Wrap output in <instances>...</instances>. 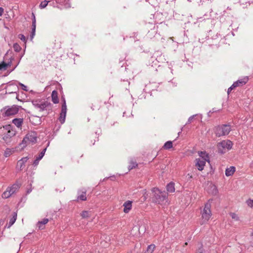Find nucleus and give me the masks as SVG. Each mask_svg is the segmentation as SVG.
I'll return each mask as SVG.
<instances>
[{"label":"nucleus","instance_id":"obj_1","mask_svg":"<svg viewBox=\"0 0 253 253\" xmlns=\"http://www.w3.org/2000/svg\"><path fill=\"white\" fill-rule=\"evenodd\" d=\"M199 157L194 161L195 167L199 171L204 169L206 162L210 163V156L206 151H198Z\"/></svg>","mask_w":253,"mask_h":253},{"label":"nucleus","instance_id":"obj_2","mask_svg":"<svg viewBox=\"0 0 253 253\" xmlns=\"http://www.w3.org/2000/svg\"><path fill=\"white\" fill-rule=\"evenodd\" d=\"M154 193L153 197V201L157 204L163 205L167 202V194L165 192H163L159 190L157 188H154L152 189Z\"/></svg>","mask_w":253,"mask_h":253},{"label":"nucleus","instance_id":"obj_3","mask_svg":"<svg viewBox=\"0 0 253 253\" xmlns=\"http://www.w3.org/2000/svg\"><path fill=\"white\" fill-rule=\"evenodd\" d=\"M211 204L207 203L204 206V209L201 211V219L200 221L201 225L207 223L211 216Z\"/></svg>","mask_w":253,"mask_h":253},{"label":"nucleus","instance_id":"obj_4","mask_svg":"<svg viewBox=\"0 0 253 253\" xmlns=\"http://www.w3.org/2000/svg\"><path fill=\"white\" fill-rule=\"evenodd\" d=\"M3 131V139L6 143L10 142L11 138L16 133V130L10 125L4 126Z\"/></svg>","mask_w":253,"mask_h":253},{"label":"nucleus","instance_id":"obj_5","mask_svg":"<svg viewBox=\"0 0 253 253\" xmlns=\"http://www.w3.org/2000/svg\"><path fill=\"white\" fill-rule=\"evenodd\" d=\"M233 146V143L229 140H224L219 142L217 144L218 152L221 154H224L227 151L230 150Z\"/></svg>","mask_w":253,"mask_h":253},{"label":"nucleus","instance_id":"obj_6","mask_svg":"<svg viewBox=\"0 0 253 253\" xmlns=\"http://www.w3.org/2000/svg\"><path fill=\"white\" fill-rule=\"evenodd\" d=\"M37 134L35 132H31L25 136L20 145L23 148L28 144L35 143L37 142Z\"/></svg>","mask_w":253,"mask_h":253},{"label":"nucleus","instance_id":"obj_7","mask_svg":"<svg viewBox=\"0 0 253 253\" xmlns=\"http://www.w3.org/2000/svg\"><path fill=\"white\" fill-rule=\"evenodd\" d=\"M231 131V127L229 125H222L217 126L215 129L216 136L220 137L229 134Z\"/></svg>","mask_w":253,"mask_h":253},{"label":"nucleus","instance_id":"obj_8","mask_svg":"<svg viewBox=\"0 0 253 253\" xmlns=\"http://www.w3.org/2000/svg\"><path fill=\"white\" fill-rule=\"evenodd\" d=\"M34 105L40 111H42L44 110H49L51 108V103L45 101H40L38 103H35Z\"/></svg>","mask_w":253,"mask_h":253},{"label":"nucleus","instance_id":"obj_9","mask_svg":"<svg viewBox=\"0 0 253 253\" xmlns=\"http://www.w3.org/2000/svg\"><path fill=\"white\" fill-rule=\"evenodd\" d=\"M5 115L6 116L14 115L17 114L19 109L16 106H13L10 108H5Z\"/></svg>","mask_w":253,"mask_h":253},{"label":"nucleus","instance_id":"obj_10","mask_svg":"<svg viewBox=\"0 0 253 253\" xmlns=\"http://www.w3.org/2000/svg\"><path fill=\"white\" fill-rule=\"evenodd\" d=\"M6 93H16L18 90L17 86L13 84H9L5 87Z\"/></svg>","mask_w":253,"mask_h":253},{"label":"nucleus","instance_id":"obj_11","mask_svg":"<svg viewBox=\"0 0 253 253\" xmlns=\"http://www.w3.org/2000/svg\"><path fill=\"white\" fill-rule=\"evenodd\" d=\"M249 81L248 77H244V78L238 80L237 81L234 82L233 84V87H238L243 86L245 84Z\"/></svg>","mask_w":253,"mask_h":253},{"label":"nucleus","instance_id":"obj_12","mask_svg":"<svg viewBox=\"0 0 253 253\" xmlns=\"http://www.w3.org/2000/svg\"><path fill=\"white\" fill-rule=\"evenodd\" d=\"M132 201H126L123 204L124 210L123 211L125 213H128L132 209Z\"/></svg>","mask_w":253,"mask_h":253},{"label":"nucleus","instance_id":"obj_13","mask_svg":"<svg viewBox=\"0 0 253 253\" xmlns=\"http://www.w3.org/2000/svg\"><path fill=\"white\" fill-rule=\"evenodd\" d=\"M27 157H24L22 158L21 160L18 161L17 164V167L20 169H22L25 166V164L27 162Z\"/></svg>","mask_w":253,"mask_h":253},{"label":"nucleus","instance_id":"obj_14","mask_svg":"<svg viewBox=\"0 0 253 253\" xmlns=\"http://www.w3.org/2000/svg\"><path fill=\"white\" fill-rule=\"evenodd\" d=\"M236 171V168L234 166H231L227 168L225 170V175L226 176H232L234 174Z\"/></svg>","mask_w":253,"mask_h":253},{"label":"nucleus","instance_id":"obj_15","mask_svg":"<svg viewBox=\"0 0 253 253\" xmlns=\"http://www.w3.org/2000/svg\"><path fill=\"white\" fill-rule=\"evenodd\" d=\"M78 196L77 198V200L79 201H86V191H79L78 192Z\"/></svg>","mask_w":253,"mask_h":253},{"label":"nucleus","instance_id":"obj_16","mask_svg":"<svg viewBox=\"0 0 253 253\" xmlns=\"http://www.w3.org/2000/svg\"><path fill=\"white\" fill-rule=\"evenodd\" d=\"M49 220L48 218H44L42 221H39L37 223V227L39 229L42 230L44 228V225L48 223Z\"/></svg>","mask_w":253,"mask_h":253},{"label":"nucleus","instance_id":"obj_17","mask_svg":"<svg viewBox=\"0 0 253 253\" xmlns=\"http://www.w3.org/2000/svg\"><path fill=\"white\" fill-rule=\"evenodd\" d=\"M32 14H33V16L34 18H33V19L32 25V33H31V36H30L31 39H33L35 35L36 27L35 16V15H34V13H33Z\"/></svg>","mask_w":253,"mask_h":253},{"label":"nucleus","instance_id":"obj_18","mask_svg":"<svg viewBox=\"0 0 253 253\" xmlns=\"http://www.w3.org/2000/svg\"><path fill=\"white\" fill-rule=\"evenodd\" d=\"M19 188V185L17 184H14L11 187L7 188L8 190L10 191L12 195L16 193L18 190Z\"/></svg>","mask_w":253,"mask_h":253},{"label":"nucleus","instance_id":"obj_19","mask_svg":"<svg viewBox=\"0 0 253 253\" xmlns=\"http://www.w3.org/2000/svg\"><path fill=\"white\" fill-rule=\"evenodd\" d=\"M52 101L54 103H58L59 99L58 97V92L56 90H53L51 94Z\"/></svg>","mask_w":253,"mask_h":253},{"label":"nucleus","instance_id":"obj_20","mask_svg":"<svg viewBox=\"0 0 253 253\" xmlns=\"http://www.w3.org/2000/svg\"><path fill=\"white\" fill-rule=\"evenodd\" d=\"M209 187H210L209 190H210L209 191V192H211V194H212L213 195H215L217 194L218 190H217L216 186L215 185L211 184L210 185Z\"/></svg>","mask_w":253,"mask_h":253},{"label":"nucleus","instance_id":"obj_21","mask_svg":"<svg viewBox=\"0 0 253 253\" xmlns=\"http://www.w3.org/2000/svg\"><path fill=\"white\" fill-rule=\"evenodd\" d=\"M23 119H14L12 123L18 127H21L23 124Z\"/></svg>","mask_w":253,"mask_h":253},{"label":"nucleus","instance_id":"obj_22","mask_svg":"<svg viewBox=\"0 0 253 253\" xmlns=\"http://www.w3.org/2000/svg\"><path fill=\"white\" fill-rule=\"evenodd\" d=\"M167 190L169 193L174 192L175 191L174 184L172 182L169 183L167 186Z\"/></svg>","mask_w":253,"mask_h":253},{"label":"nucleus","instance_id":"obj_23","mask_svg":"<svg viewBox=\"0 0 253 253\" xmlns=\"http://www.w3.org/2000/svg\"><path fill=\"white\" fill-rule=\"evenodd\" d=\"M17 219V213L16 212H14L13 214L12 217L10 219L8 227L9 228L11 227L15 222Z\"/></svg>","mask_w":253,"mask_h":253},{"label":"nucleus","instance_id":"obj_24","mask_svg":"<svg viewBox=\"0 0 253 253\" xmlns=\"http://www.w3.org/2000/svg\"><path fill=\"white\" fill-rule=\"evenodd\" d=\"M66 115V112L65 111H61L60 117L59 118V120L61 124H63L65 120Z\"/></svg>","mask_w":253,"mask_h":253},{"label":"nucleus","instance_id":"obj_25","mask_svg":"<svg viewBox=\"0 0 253 253\" xmlns=\"http://www.w3.org/2000/svg\"><path fill=\"white\" fill-rule=\"evenodd\" d=\"M173 146L172 142L171 141H168L166 142L163 147L164 149L168 150L171 148Z\"/></svg>","mask_w":253,"mask_h":253},{"label":"nucleus","instance_id":"obj_26","mask_svg":"<svg viewBox=\"0 0 253 253\" xmlns=\"http://www.w3.org/2000/svg\"><path fill=\"white\" fill-rule=\"evenodd\" d=\"M83 218H86L90 216V212L88 211H84L80 213Z\"/></svg>","mask_w":253,"mask_h":253},{"label":"nucleus","instance_id":"obj_27","mask_svg":"<svg viewBox=\"0 0 253 253\" xmlns=\"http://www.w3.org/2000/svg\"><path fill=\"white\" fill-rule=\"evenodd\" d=\"M12 195L10 191L7 188L2 194V197L4 199H7Z\"/></svg>","mask_w":253,"mask_h":253},{"label":"nucleus","instance_id":"obj_28","mask_svg":"<svg viewBox=\"0 0 253 253\" xmlns=\"http://www.w3.org/2000/svg\"><path fill=\"white\" fill-rule=\"evenodd\" d=\"M156 248V246L154 244H151L147 247L146 253H153L154 252L155 249Z\"/></svg>","mask_w":253,"mask_h":253},{"label":"nucleus","instance_id":"obj_29","mask_svg":"<svg viewBox=\"0 0 253 253\" xmlns=\"http://www.w3.org/2000/svg\"><path fill=\"white\" fill-rule=\"evenodd\" d=\"M136 167H137V164L136 162L131 161L129 162V164L128 166V169L129 170L132 169L134 168H135Z\"/></svg>","mask_w":253,"mask_h":253},{"label":"nucleus","instance_id":"obj_30","mask_svg":"<svg viewBox=\"0 0 253 253\" xmlns=\"http://www.w3.org/2000/svg\"><path fill=\"white\" fill-rule=\"evenodd\" d=\"M13 152L14 151L12 150V149L10 148H7L4 152V155L5 157H8L10 156L13 153Z\"/></svg>","mask_w":253,"mask_h":253},{"label":"nucleus","instance_id":"obj_31","mask_svg":"<svg viewBox=\"0 0 253 253\" xmlns=\"http://www.w3.org/2000/svg\"><path fill=\"white\" fill-rule=\"evenodd\" d=\"M48 1L46 0L42 1L39 6L40 8L41 9L45 8L48 4Z\"/></svg>","mask_w":253,"mask_h":253},{"label":"nucleus","instance_id":"obj_32","mask_svg":"<svg viewBox=\"0 0 253 253\" xmlns=\"http://www.w3.org/2000/svg\"><path fill=\"white\" fill-rule=\"evenodd\" d=\"M229 215L231 217V218L234 219L235 220L237 221L239 220V217L236 213L234 212H230L229 213Z\"/></svg>","mask_w":253,"mask_h":253},{"label":"nucleus","instance_id":"obj_33","mask_svg":"<svg viewBox=\"0 0 253 253\" xmlns=\"http://www.w3.org/2000/svg\"><path fill=\"white\" fill-rule=\"evenodd\" d=\"M8 66H9V64L3 62L2 63L0 64V70H5Z\"/></svg>","mask_w":253,"mask_h":253},{"label":"nucleus","instance_id":"obj_34","mask_svg":"<svg viewBox=\"0 0 253 253\" xmlns=\"http://www.w3.org/2000/svg\"><path fill=\"white\" fill-rule=\"evenodd\" d=\"M46 150V148L44 149L41 152V153L39 154V156L38 157H37L39 160H41L42 159V158L43 157V156H44V155L45 154Z\"/></svg>","mask_w":253,"mask_h":253},{"label":"nucleus","instance_id":"obj_35","mask_svg":"<svg viewBox=\"0 0 253 253\" xmlns=\"http://www.w3.org/2000/svg\"><path fill=\"white\" fill-rule=\"evenodd\" d=\"M248 206L251 208L253 207V200L249 199L247 201Z\"/></svg>","mask_w":253,"mask_h":253},{"label":"nucleus","instance_id":"obj_36","mask_svg":"<svg viewBox=\"0 0 253 253\" xmlns=\"http://www.w3.org/2000/svg\"><path fill=\"white\" fill-rule=\"evenodd\" d=\"M61 111L67 112V107H66V105L65 100H64V103L63 104L62 106Z\"/></svg>","mask_w":253,"mask_h":253},{"label":"nucleus","instance_id":"obj_37","mask_svg":"<svg viewBox=\"0 0 253 253\" xmlns=\"http://www.w3.org/2000/svg\"><path fill=\"white\" fill-rule=\"evenodd\" d=\"M40 161V160H39L37 158H36V159L33 162V165L35 167H36L39 164V163Z\"/></svg>","mask_w":253,"mask_h":253},{"label":"nucleus","instance_id":"obj_38","mask_svg":"<svg viewBox=\"0 0 253 253\" xmlns=\"http://www.w3.org/2000/svg\"><path fill=\"white\" fill-rule=\"evenodd\" d=\"M197 253H206V252H205V250L203 249V248H201L199 249Z\"/></svg>","mask_w":253,"mask_h":253},{"label":"nucleus","instance_id":"obj_39","mask_svg":"<svg viewBox=\"0 0 253 253\" xmlns=\"http://www.w3.org/2000/svg\"><path fill=\"white\" fill-rule=\"evenodd\" d=\"M235 87H233V84L228 88V94H229L231 91L233 89H234Z\"/></svg>","mask_w":253,"mask_h":253},{"label":"nucleus","instance_id":"obj_40","mask_svg":"<svg viewBox=\"0 0 253 253\" xmlns=\"http://www.w3.org/2000/svg\"><path fill=\"white\" fill-rule=\"evenodd\" d=\"M19 38H20V39L23 41H26V38L23 35H19Z\"/></svg>","mask_w":253,"mask_h":253},{"label":"nucleus","instance_id":"obj_41","mask_svg":"<svg viewBox=\"0 0 253 253\" xmlns=\"http://www.w3.org/2000/svg\"><path fill=\"white\" fill-rule=\"evenodd\" d=\"M20 85L22 86V88L24 90H26V91L27 90V87L26 85H25L23 84H21V83L20 84Z\"/></svg>","mask_w":253,"mask_h":253},{"label":"nucleus","instance_id":"obj_42","mask_svg":"<svg viewBox=\"0 0 253 253\" xmlns=\"http://www.w3.org/2000/svg\"><path fill=\"white\" fill-rule=\"evenodd\" d=\"M4 12V9L2 7H0V16H2Z\"/></svg>","mask_w":253,"mask_h":253},{"label":"nucleus","instance_id":"obj_43","mask_svg":"<svg viewBox=\"0 0 253 253\" xmlns=\"http://www.w3.org/2000/svg\"><path fill=\"white\" fill-rule=\"evenodd\" d=\"M250 167L253 169V161L250 164Z\"/></svg>","mask_w":253,"mask_h":253},{"label":"nucleus","instance_id":"obj_44","mask_svg":"<svg viewBox=\"0 0 253 253\" xmlns=\"http://www.w3.org/2000/svg\"><path fill=\"white\" fill-rule=\"evenodd\" d=\"M184 245H185V246L187 245V243L186 242Z\"/></svg>","mask_w":253,"mask_h":253},{"label":"nucleus","instance_id":"obj_45","mask_svg":"<svg viewBox=\"0 0 253 253\" xmlns=\"http://www.w3.org/2000/svg\"><path fill=\"white\" fill-rule=\"evenodd\" d=\"M16 45H14V47L16 49Z\"/></svg>","mask_w":253,"mask_h":253},{"label":"nucleus","instance_id":"obj_46","mask_svg":"<svg viewBox=\"0 0 253 253\" xmlns=\"http://www.w3.org/2000/svg\"><path fill=\"white\" fill-rule=\"evenodd\" d=\"M190 178H192V175H190Z\"/></svg>","mask_w":253,"mask_h":253},{"label":"nucleus","instance_id":"obj_47","mask_svg":"<svg viewBox=\"0 0 253 253\" xmlns=\"http://www.w3.org/2000/svg\"><path fill=\"white\" fill-rule=\"evenodd\" d=\"M92 110H94L95 109L93 107H92Z\"/></svg>","mask_w":253,"mask_h":253}]
</instances>
